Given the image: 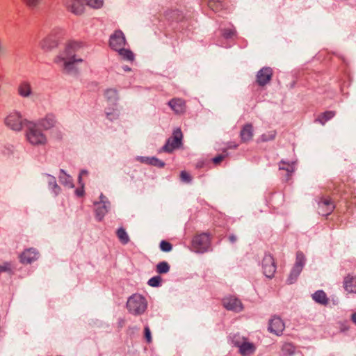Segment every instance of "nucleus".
Wrapping results in <instances>:
<instances>
[{
  "label": "nucleus",
  "mask_w": 356,
  "mask_h": 356,
  "mask_svg": "<svg viewBox=\"0 0 356 356\" xmlns=\"http://www.w3.org/2000/svg\"><path fill=\"white\" fill-rule=\"evenodd\" d=\"M170 270L169 264L165 261L159 263L156 266V271L159 274L166 273Z\"/></svg>",
  "instance_id": "30"
},
{
  "label": "nucleus",
  "mask_w": 356,
  "mask_h": 356,
  "mask_svg": "<svg viewBox=\"0 0 356 356\" xmlns=\"http://www.w3.org/2000/svg\"><path fill=\"white\" fill-rule=\"evenodd\" d=\"M106 114L107 118L112 120L113 119H115L119 115V111L117 109H111L110 108H108L106 109Z\"/></svg>",
  "instance_id": "37"
},
{
  "label": "nucleus",
  "mask_w": 356,
  "mask_h": 356,
  "mask_svg": "<svg viewBox=\"0 0 356 356\" xmlns=\"http://www.w3.org/2000/svg\"><path fill=\"white\" fill-rule=\"evenodd\" d=\"M83 188H78L76 190V193L78 196H82L83 195Z\"/></svg>",
  "instance_id": "48"
},
{
  "label": "nucleus",
  "mask_w": 356,
  "mask_h": 356,
  "mask_svg": "<svg viewBox=\"0 0 356 356\" xmlns=\"http://www.w3.org/2000/svg\"><path fill=\"white\" fill-rule=\"evenodd\" d=\"M10 270V266L8 264H5L3 266H0V273L1 272L7 271Z\"/></svg>",
  "instance_id": "46"
},
{
  "label": "nucleus",
  "mask_w": 356,
  "mask_h": 356,
  "mask_svg": "<svg viewBox=\"0 0 356 356\" xmlns=\"http://www.w3.org/2000/svg\"><path fill=\"white\" fill-rule=\"evenodd\" d=\"M110 47L115 51L124 47L126 44V40L121 31H115L110 37Z\"/></svg>",
  "instance_id": "12"
},
{
  "label": "nucleus",
  "mask_w": 356,
  "mask_h": 356,
  "mask_svg": "<svg viewBox=\"0 0 356 356\" xmlns=\"http://www.w3.org/2000/svg\"><path fill=\"white\" fill-rule=\"evenodd\" d=\"M40 127L44 130H48L54 127L56 124V120L53 114H47L44 118L40 119L38 122Z\"/></svg>",
  "instance_id": "21"
},
{
  "label": "nucleus",
  "mask_w": 356,
  "mask_h": 356,
  "mask_svg": "<svg viewBox=\"0 0 356 356\" xmlns=\"http://www.w3.org/2000/svg\"><path fill=\"white\" fill-rule=\"evenodd\" d=\"M59 181L62 184L66 186L67 187H74L72 177L67 175L63 170H60V172Z\"/></svg>",
  "instance_id": "26"
},
{
  "label": "nucleus",
  "mask_w": 356,
  "mask_h": 356,
  "mask_svg": "<svg viewBox=\"0 0 356 356\" xmlns=\"http://www.w3.org/2000/svg\"><path fill=\"white\" fill-rule=\"evenodd\" d=\"M285 325L283 321L279 317L275 316L269 321L268 330L276 335H280Z\"/></svg>",
  "instance_id": "15"
},
{
  "label": "nucleus",
  "mask_w": 356,
  "mask_h": 356,
  "mask_svg": "<svg viewBox=\"0 0 356 356\" xmlns=\"http://www.w3.org/2000/svg\"><path fill=\"white\" fill-rule=\"evenodd\" d=\"M344 288L349 293H356V277L347 276L344 280Z\"/></svg>",
  "instance_id": "23"
},
{
  "label": "nucleus",
  "mask_w": 356,
  "mask_h": 356,
  "mask_svg": "<svg viewBox=\"0 0 356 356\" xmlns=\"http://www.w3.org/2000/svg\"><path fill=\"white\" fill-rule=\"evenodd\" d=\"M169 106L175 113L181 114L185 112L186 105L183 99L175 98L168 102Z\"/></svg>",
  "instance_id": "22"
},
{
  "label": "nucleus",
  "mask_w": 356,
  "mask_h": 356,
  "mask_svg": "<svg viewBox=\"0 0 356 356\" xmlns=\"http://www.w3.org/2000/svg\"><path fill=\"white\" fill-rule=\"evenodd\" d=\"M137 161H140V163L149 164L154 166L158 167H163L164 163L159 160L158 159L155 157H144V156H138L136 159Z\"/></svg>",
  "instance_id": "24"
},
{
  "label": "nucleus",
  "mask_w": 356,
  "mask_h": 356,
  "mask_svg": "<svg viewBox=\"0 0 356 356\" xmlns=\"http://www.w3.org/2000/svg\"><path fill=\"white\" fill-rule=\"evenodd\" d=\"M127 307L130 313L134 315L141 314L147 308V302L142 296L134 294L128 299Z\"/></svg>",
  "instance_id": "5"
},
{
  "label": "nucleus",
  "mask_w": 356,
  "mask_h": 356,
  "mask_svg": "<svg viewBox=\"0 0 356 356\" xmlns=\"http://www.w3.org/2000/svg\"><path fill=\"white\" fill-rule=\"evenodd\" d=\"M86 47V43L83 41L69 40L65 44L63 50L54 58V62L64 71L70 72L74 64L83 62L79 54L83 53Z\"/></svg>",
  "instance_id": "2"
},
{
  "label": "nucleus",
  "mask_w": 356,
  "mask_h": 356,
  "mask_svg": "<svg viewBox=\"0 0 356 356\" xmlns=\"http://www.w3.org/2000/svg\"><path fill=\"white\" fill-rule=\"evenodd\" d=\"M252 126L251 124L244 126L241 131V140L244 142L248 141L252 138Z\"/></svg>",
  "instance_id": "25"
},
{
  "label": "nucleus",
  "mask_w": 356,
  "mask_h": 356,
  "mask_svg": "<svg viewBox=\"0 0 356 356\" xmlns=\"http://www.w3.org/2000/svg\"><path fill=\"white\" fill-rule=\"evenodd\" d=\"M181 179L185 182H189L191 180V175L186 171H182L180 174Z\"/></svg>",
  "instance_id": "44"
},
{
  "label": "nucleus",
  "mask_w": 356,
  "mask_h": 356,
  "mask_svg": "<svg viewBox=\"0 0 356 356\" xmlns=\"http://www.w3.org/2000/svg\"><path fill=\"white\" fill-rule=\"evenodd\" d=\"M42 0H22L29 8H34L39 6Z\"/></svg>",
  "instance_id": "40"
},
{
  "label": "nucleus",
  "mask_w": 356,
  "mask_h": 356,
  "mask_svg": "<svg viewBox=\"0 0 356 356\" xmlns=\"http://www.w3.org/2000/svg\"><path fill=\"white\" fill-rule=\"evenodd\" d=\"M58 46V40L53 33H49L39 42V47L44 51H50Z\"/></svg>",
  "instance_id": "13"
},
{
  "label": "nucleus",
  "mask_w": 356,
  "mask_h": 356,
  "mask_svg": "<svg viewBox=\"0 0 356 356\" xmlns=\"http://www.w3.org/2000/svg\"><path fill=\"white\" fill-rule=\"evenodd\" d=\"M86 47V43L83 41L69 40L65 44L63 50L54 58V62L64 71L70 72L74 64L83 62L79 54L83 53Z\"/></svg>",
  "instance_id": "1"
},
{
  "label": "nucleus",
  "mask_w": 356,
  "mask_h": 356,
  "mask_svg": "<svg viewBox=\"0 0 356 356\" xmlns=\"http://www.w3.org/2000/svg\"><path fill=\"white\" fill-rule=\"evenodd\" d=\"M29 121L24 119L19 111H13L5 117L3 123L9 129L19 132L24 127H26V122Z\"/></svg>",
  "instance_id": "4"
},
{
  "label": "nucleus",
  "mask_w": 356,
  "mask_h": 356,
  "mask_svg": "<svg viewBox=\"0 0 356 356\" xmlns=\"http://www.w3.org/2000/svg\"><path fill=\"white\" fill-rule=\"evenodd\" d=\"M88 175V172L86 170H81L80 174H79V183L81 184V179L82 178L84 177V176H86Z\"/></svg>",
  "instance_id": "47"
},
{
  "label": "nucleus",
  "mask_w": 356,
  "mask_h": 356,
  "mask_svg": "<svg viewBox=\"0 0 356 356\" xmlns=\"http://www.w3.org/2000/svg\"><path fill=\"white\" fill-rule=\"evenodd\" d=\"M161 249L164 252H169L172 250V245L165 241H162L160 243Z\"/></svg>",
  "instance_id": "41"
},
{
  "label": "nucleus",
  "mask_w": 356,
  "mask_h": 356,
  "mask_svg": "<svg viewBox=\"0 0 356 356\" xmlns=\"http://www.w3.org/2000/svg\"><path fill=\"white\" fill-rule=\"evenodd\" d=\"M117 236L122 243L126 244L128 243L129 236L124 229L120 228L118 229Z\"/></svg>",
  "instance_id": "32"
},
{
  "label": "nucleus",
  "mask_w": 356,
  "mask_h": 356,
  "mask_svg": "<svg viewBox=\"0 0 356 356\" xmlns=\"http://www.w3.org/2000/svg\"><path fill=\"white\" fill-rule=\"evenodd\" d=\"M116 51H118L123 58L127 60L132 61L134 58V54L129 49L122 47Z\"/></svg>",
  "instance_id": "29"
},
{
  "label": "nucleus",
  "mask_w": 356,
  "mask_h": 356,
  "mask_svg": "<svg viewBox=\"0 0 356 356\" xmlns=\"http://www.w3.org/2000/svg\"><path fill=\"white\" fill-rule=\"evenodd\" d=\"M110 203L107 200L106 197L103 195H101L100 202L97 203L96 207L97 216L99 217V220H101L104 214L108 211Z\"/></svg>",
  "instance_id": "20"
},
{
  "label": "nucleus",
  "mask_w": 356,
  "mask_h": 356,
  "mask_svg": "<svg viewBox=\"0 0 356 356\" xmlns=\"http://www.w3.org/2000/svg\"><path fill=\"white\" fill-rule=\"evenodd\" d=\"M145 337L148 343H150L152 341V336H151V332L149 328V327L146 326L145 327Z\"/></svg>",
  "instance_id": "45"
},
{
  "label": "nucleus",
  "mask_w": 356,
  "mask_h": 356,
  "mask_svg": "<svg viewBox=\"0 0 356 356\" xmlns=\"http://www.w3.org/2000/svg\"><path fill=\"white\" fill-rule=\"evenodd\" d=\"M124 70H129V68L125 67Z\"/></svg>",
  "instance_id": "51"
},
{
  "label": "nucleus",
  "mask_w": 356,
  "mask_h": 356,
  "mask_svg": "<svg viewBox=\"0 0 356 356\" xmlns=\"http://www.w3.org/2000/svg\"><path fill=\"white\" fill-rule=\"evenodd\" d=\"M351 320L356 325V312H354L351 316Z\"/></svg>",
  "instance_id": "49"
},
{
  "label": "nucleus",
  "mask_w": 356,
  "mask_h": 356,
  "mask_svg": "<svg viewBox=\"0 0 356 356\" xmlns=\"http://www.w3.org/2000/svg\"><path fill=\"white\" fill-rule=\"evenodd\" d=\"M161 283V278L159 276H154L149 280L148 284L151 286H159Z\"/></svg>",
  "instance_id": "39"
},
{
  "label": "nucleus",
  "mask_w": 356,
  "mask_h": 356,
  "mask_svg": "<svg viewBox=\"0 0 356 356\" xmlns=\"http://www.w3.org/2000/svg\"><path fill=\"white\" fill-rule=\"evenodd\" d=\"M229 241H230L232 243H234V242H235V241H236V238L234 236H232H232H230L229 237Z\"/></svg>",
  "instance_id": "50"
},
{
  "label": "nucleus",
  "mask_w": 356,
  "mask_h": 356,
  "mask_svg": "<svg viewBox=\"0 0 356 356\" xmlns=\"http://www.w3.org/2000/svg\"><path fill=\"white\" fill-rule=\"evenodd\" d=\"M211 238L209 234L202 233L196 235L192 241V249L196 252H204L210 246Z\"/></svg>",
  "instance_id": "7"
},
{
  "label": "nucleus",
  "mask_w": 356,
  "mask_h": 356,
  "mask_svg": "<svg viewBox=\"0 0 356 356\" xmlns=\"http://www.w3.org/2000/svg\"><path fill=\"white\" fill-rule=\"evenodd\" d=\"M273 75V70L270 67H264L257 75V81L260 86H264L270 81Z\"/></svg>",
  "instance_id": "18"
},
{
  "label": "nucleus",
  "mask_w": 356,
  "mask_h": 356,
  "mask_svg": "<svg viewBox=\"0 0 356 356\" xmlns=\"http://www.w3.org/2000/svg\"><path fill=\"white\" fill-rule=\"evenodd\" d=\"M223 305L227 309L232 310L235 312H239L243 309L241 301L234 296L224 298Z\"/></svg>",
  "instance_id": "14"
},
{
  "label": "nucleus",
  "mask_w": 356,
  "mask_h": 356,
  "mask_svg": "<svg viewBox=\"0 0 356 356\" xmlns=\"http://www.w3.org/2000/svg\"><path fill=\"white\" fill-rule=\"evenodd\" d=\"M232 342L239 348L240 353L243 356H250L255 351V346L248 341L247 339L239 335L234 336Z\"/></svg>",
  "instance_id": "6"
},
{
  "label": "nucleus",
  "mask_w": 356,
  "mask_h": 356,
  "mask_svg": "<svg viewBox=\"0 0 356 356\" xmlns=\"http://www.w3.org/2000/svg\"><path fill=\"white\" fill-rule=\"evenodd\" d=\"M105 97L111 102H115L118 99V93L115 89H108L105 92Z\"/></svg>",
  "instance_id": "31"
},
{
  "label": "nucleus",
  "mask_w": 356,
  "mask_h": 356,
  "mask_svg": "<svg viewBox=\"0 0 356 356\" xmlns=\"http://www.w3.org/2000/svg\"><path fill=\"white\" fill-rule=\"evenodd\" d=\"M47 181H48L49 186L51 187L54 193L55 194H58L60 188L56 184L55 177L53 176H51V175H47Z\"/></svg>",
  "instance_id": "33"
},
{
  "label": "nucleus",
  "mask_w": 356,
  "mask_h": 356,
  "mask_svg": "<svg viewBox=\"0 0 356 356\" xmlns=\"http://www.w3.org/2000/svg\"><path fill=\"white\" fill-rule=\"evenodd\" d=\"M262 268L264 274L267 277H272L276 270V266L273 257L270 254H266L262 260Z\"/></svg>",
  "instance_id": "11"
},
{
  "label": "nucleus",
  "mask_w": 356,
  "mask_h": 356,
  "mask_svg": "<svg viewBox=\"0 0 356 356\" xmlns=\"http://www.w3.org/2000/svg\"><path fill=\"white\" fill-rule=\"evenodd\" d=\"M25 128V138L30 145L33 146H44L47 143V136L36 122H27Z\"/></svg>",
  "instance_id": "3"
},
{
  "label": "nucleus",
  "mask_w": 356,
  "mask_h": 356,
  "mask_svg": "<svg viewBox=\"0 0 356 356\" xmlns=\"http://www.w3.org/2000/svg\"><path fill=\"white\" fill-rule=\"evenodd\" d=\"M208 6L213 11L217 12L222 8V3L216 0H209Z\"/></svg>",
  "instance_id": "35"
},
{
  "label": "nucleus",
  "mask_w": 356,
  "mask_h": 356,
  "mask_svg": "<svg viewBox=\"0 0 356 356\" xmlns=\"http://www.w3.org/2000/svg\"><path fill=\"white\" fill-rule=\"evenodd\" d=\"M295 351V347L291 343H285L282 346V352L285 355L293 354Z\"/></svg>",
  "instance_id": "38"
},
{
  "label": "nucleus",
  "mask_w": 356,
  "mask_h": 356,
  "mask_svg": "<svg viewBox=\"0 0 356 356\" xmlns=\"http://www.w3.org/2000/svg\"><path fill=\"white\" fill-rule=\"evenodd\" d=\"M318 207L322 209L323 215L330 214L334 209V202L330 196H323L318 202Z\"/></svg>",
  "instance_id": "16"
},
{
  "label": "nucleus",
  "mask_w": 356,
  "mask_h": 356,
  "mask_svg": "<svg viewBox=\"0 0 356 356\" xmlns=\"http://www.w3.org/2000/svg\"><path fill=\"white\" fill-rule=\"evenodd\" d=\"M17 93L22 97H30L33 94V88L31 83L28 81H21L17 86Z\"/></svg>",
  "instance_id": "19"
},
{
  "label": "nucleus",
  "mask_w": 356,
  "mask_h": 356,
  "mask_svg": "<svg viewBox=\"0 0 356 356\" xmlns=\"http://www.w3.org/2000/svg\"><path fill=\"white\" fill-rule=\"evenodd\" d=\"M227 156V153L225 152H224L222 154L214 157L213 159V163L216 165L220 164V162L222 161H223L226 158Z\"/></svg>",
  "instance_id": "42"
},
{
  "label": "nucleus",
  "mask_w": 356,
  "mask_h": 356,
  "mask_svg": "<svg viewBox=\"0 0 356 356\" xmlns=\"http://www.w3.org/2000/svg\"><path fill=\"white\" fill-rule=\"evenodd\" d=\"M39 257L38 252L33 248L25 250L19 256L20 262L22 264H31Z\"/></svg>",
  "instance_id": "17"
},
{
  "label": "nucleus",
  "mask_w": 356,
  "mask_h": 356,
  "mask_svg": "<svg viewBox=\"0 0 356 356\" xmlns=\"http://www.w3.org/2000/svg\"><path fill=\"white\" fill-rule=\"evenodd\" d=\"M305 263V257L304 254L301 252H298L296 254V264L291 270V274L287 281L289 284H292L296 280L302 271Z\"/></svg>",
  "instance_id": "8"
},
{
  "label": "nucleus",
  "mask_w": 356,
  "mask_h": 356,
  "mask_svg": "<svg viewBox=\"0 0 356 356\" xmlns=\"http://www.w3.org/2000/svg\"><path fill=\"white\" fill-rule=\"evenodd\" d=\"M222 34L225 38H232L235 35V30L232 28H229L225 30Z\"/></svg>",
  "instance_id": "43"
},
{
  "label": "nucleus",
  "mask_w": 356,
  "mask_h": 356,
  "mask_svg": "<svg viewBox=\"0 0 356 356\" xmlns=\"http://www.w3.org/2000/svg\"><path fill=\"white\" fill-rule=\"evenodd\" d=\"M313 299L318 303L325 305L327 302L326 294L323 291H318L313 295Z\"/></svg>",
  "instance_id": "28"
},
{
  "label": "nucleus",
  "mask_w": 356,
  "mask_h": 356,
  "mask_svg": "<svg viewBox=\"0 0 356 356\" xmlns=\"http://www.w3.org/2000/svg\"><path fill=\"white\" fill-rule=\"evenodd\" d=\"M87 6L99 9L103 6L104 0H84Z\"/></svg>",
  "instance_id": "34"
},
{
  "label": "nucleus",
  "mask_w": 356,
  "mask_h": 356,
  "mask_svg": "<svg viewBox=\"0 0 356 356\" xmlns=\"http://www.w3.org/2000/svg\"><path fill=\"white\" fill-rule=\"evenodd\" d=\"M65 8L70 13L81 15L84 13L85 6L82 0H63Z\"/></svg>",
  "instance_id": "10"
},
{
  "label": "nucleus",
  "mask_w": 356,
  "mask_h": 356,
  "mask_svg": "<svg viewBox=\"0 0 356 356\" xmlns=\"http://www.w3.org/2000/svg\"><path fill=\"white\" fill-rule=\"evenodd\" d=\"M335 113L333 111H326L320 114L316 120L321 124H324L327 120L332 119Z\"/></svg>",
  "instance_id": "27"
},
{
  "label": "nucleus",
  "mask_w": 356,
  "mask_h": 356,
  "mask_svg": "<svg viewBox=\"0 0 356 356\" xmlns=\"http://www.w3.org/2000/svg\"><path fill=\"white\" fill-rule=\"evenodd\" d=\"M280 170H284L287 171L288 172H293L295 170V163H286L284 162H282L280 164Z\"/></svg>",
  "instance_id": "36"
},
{
  "label": "nucleus",
  "mask_w": 356,
  "mask_h": 356,
  "mask_svg": "<svg viewBox=\"0 0 356 356\" xmlns=\"http://www.w3.org/2000/svg\"><path fill=\"white\" fill-rule=\"evenodd\" d=\"M182 139V133L179 129L174 131L172 136L170 138L165 146L163 147V150L170 152L175 149L179 147L181 145Z\"/></svg>",
  "instance_id": "9"
}]
</instances>
